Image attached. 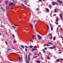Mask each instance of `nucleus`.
Segmentation results:
<instances>
[{
  "label": "nucleus",
  "mask_w": 63,
  "mask_h": 63,
  "mask_svg": "<svg viewBox=\"0 0 63 63\" xmlns=\"http://www.w3.org/2000/svg\"><path fill=\"white\" fill-rule=\"evenodd\" d=\"M49 36H52V34H51V33H49Z\"/></svg>",
  "instance_id": "5701e85b"
},
{
  "label": "nucleus",
  "mask_w": 63,
  "mask_h": 63,
  "mask_svg": "<svg viewBox=\"0 0 63 63\" xmlns=\"http://www.w3.org/2000/svg\"><path fill=\"white\" fill-rule=\"evenodd\" d=\"M16 41H14V40L13 41V43H16Z\"/></svg>",
  "instance_id": "393cba45"
},
{
  "label": "nucleus",
  "mask_w": 63,
  "mask_h": 63,
  "mask_svg": "<svg viewBox=\"0 0 63 63\" xmlns=\"http://www.w3.org/2000/svg\"><path fill=\"white\" fill-rule=\"evenodd\" d=\"M25 60L26 61H27V62H26V63H29V61L28 60H27V56L26 55V57L25 58Z\"/></svg>",
  "instance_id": "f03ea898"
},
{
  "label": "nucleus",
  "mask_w": 63,
  "mask_h": 63,
  "mask_svg": "<svg viewBox=\"0 0 63 63\" xmlns=\"http://www.w3.org/2000/svg\"><path fill=\"white\" fill-rule=\"evenodd\" d=\"M62 53V51H61L59 52V53L60 54V53Z\"/></svg>",
  "instance_id": "680f3d73"
},
{
  "label": "nucleus",
  "mask_w": 63,
  "mask_h": 63,
  "mask_svg": "<svg viewBox=\"0 0 63 63\" xmlns=\"http://www.w3.org/2000/svg\"><path fill=\"white\" fill-rule=\"evenodd\" d=\"M12 27H13L14 29H16V27H15L13 26H12Z\"/></svg>",
  "instance_id": "4be33fe9"
},
{
  "label": "nucleus",
  "mask_w": 63,
  "mask_h": 63,
  "mask_svg": "<svg viewBox=\"0 0 63 63\" xmlns=\"http://www.w3.org/2000/svg\"><path fill=\"white\" fill-rule=\"evenodd\" d=\"M28 55H32V54H31V53H29Z\"/></svg>",
  "instance_id": "2f4dec72"
},
{
  "label": "nucleus",
  "mask_w": 63,
  "mask_h": 63,
  "mask_svg": "<svg viewBox=\"0 0 63 63\" xmlns=\"http://www.w3.org/2000/svg\"><path fill=\"white\" fill-rule=\"evenodd\" d=\"M56 14H54L53 15V16H56Z\"/></svg>",
  "instance_id": "c03bdc74"
},
{
  "label": "nucleus",
  "mask_w": 63,
  "mask_h": 63,
  "mask_svg": "<svg viewBox=\"0 0 63 63\" xmlns=\"http://www.w3.org/2000/svg\"><path fill=\"white\" fill-rule=\"evenodd\" d=\"M21 47H22V48H24V46H21Z\"/></svg>",
  "instance_id": "bb28decb"
},
{
  "label": "nucleus",
  "mask_w": 63,
  "mask_h": 63,
  "mask_svg": "<svg viewBox=\"0 0 63 63\" xmlns=\"http://www.w3.org/2000/svg\"><path fill=\"white\" fill-rule=\"evenodd\" d=\"M35 62H36L37 63H40V62H41V61L39 60H38L37 61H35Z\"/></svg>",
  "instance_id": "423d86ee"
},
{
  "label": "nucleus",
  "mask_w": 63,
  "mask_h": 63,
  "mask_svg": "<svg viewBox=\"0 0 63 63\" xmlns=\"http://www.w3.org/2000/svg\"><path fill=\"white\" fill-rule=\"evenodd\" d=\"M12 36H13V37H15V35H14V34H13L12 35Z\"/></svg>",
  "instance_id": "a18cd8bd"
},
{
  "label": "nucleus",
  "mask_w": 63,
  "mask_h": 63,
  "mask_svg": "<svg viewBox=\"0 0 63 63\" xmlns=\"http://www.w3.org/2000/svg\"><path fill=\"white\" fill-rule=\"evenodd\" d=\"M12 49H15V48H14L13 47H12Z\"/></svg>",
  "instance_id": "bf43d9fd"
},
{
  "label": "nucleus",
  "mask_w": 63,
  "mask_h": 63,
  "mask_svg": "<svg viewBox=\"0 0 63 63\" xmlns=\"http://www.w3.org/2000/svg\"><path fill=\"white\" fill-rule=\"evenodd\" d=\"M16 53H21V52H16Z\"/></svg>",
  "instance_id": "e433bc0d"
},
{
  "label": "nucleus",
  "mask_w": 63,
  "mask_h": 63,
  "mask_svg": "<svg viewBox=\"0 0 63 63\" xmlns=\"http://www.w3.org/2000/svg\"><path fill=\"white\" fill-rule=\"evenodd\" d=\"M37 37H39V40H41V37L39 35V34H37Z\"/></svg>",
  "instance_id": "39448f33"
},
{
  "label": "nucleus",
  "mask_w": 63,
  "mask_h": 63,
  "mask_svg": "<svg viewBox=\"0 0 63 63\" xmlns=\"http://www.w3.org/2000/svg\"><path fill=\"white\" fill-rule=\"evenodd\" d=\"M36 10L37 11L38 10H39V8H37L36 9Z\"/></svg>",
  "instance_id": "864d4df0"
},
{
  "label": "nucleus",
  "mask_w": 63,
  "mask_h": 63,
  "mask_svg": "<svg viewBox=\"0 0 63 63\" xmlns=\"http://www.w3.org/2000/svg\"><path fill=\"white\" fill-rule=\"evenodd\" d=\"M15 3H16V2H15V1H14V0H12Z\"/></svg>",
  "instance_id": "3c124183"
},
{
  "label": "nucleus",
  "mask_w": 63,
  "mask_h": 63,
  "mask_svg": "<svg viewBox=\"0 0 63 63\" xmlns=\"http://www.w3.org/2000/svg\"><path fill=\"white\" fill-rule=\"evenodd\" d=\"M49 8L50 9H51V7H52V6L51 5H49Z\"/></svg>",
  "instance_id": "4468645a"
},
{
  "label": "nucleus",
  "mask_w": 63,
  "mask_h": 63,
  "mask_svg": "<svg viewBox=\"0 0 63 63\" xmlns=\"http://www.w3.org/2000/svg\"><path fill=\"white\" fill-rule=\"evenodd\" d=\"M42 0H39L38 1V2H42Z\"/></svg>",
  "instance_id": "a19ab883"
},
{
  "label": "nucleus",
  "mask_w": 63,
  "mask_h": 63,
  "mask_svg": "<svg viewBox=\"0 0 63 63\" xmlns=\"http://www.w3.org/2000/svg\"><path fill=\"white\" fill-rule=\"evenodd\" d=\"M25 49L26 52H27V48H25Z\"/></svg>",
  "instance_id": "c756f323"
},
{
  "label": "nucleus",
  "mask_w": 63,
  "mask_h": 63,
  "mask_svg": "<svg viewBox=\"0 0 63 63\" xmlns=\"http://www.w3.org/2000/svg\"><path fill=\"white\" fill-rule=\"evenodd\" d=\"M28 59L29 61L30 60V55H28Z\"/></svg>",
  "instance_id": "20e7f679"
},
{
  "label": "nucleus",
  "mask_w": 63,
  "mask_h": 63,
  "mask_svg": "<svg viewBox=\"0 0 63 63\" xmlns=\"http://www.w3.org/2000/svg\"><path fill=\"white\" fill-rule=\"evenodd\" d=\"M25 47H26V48H28V47H29L27 46H25Z\"/></svg>",
  "instance_id": "cd10ccee"
},
{
  "label": "nucleus",
  "mask_w": 63,
  "mask_h": 63,
  "mask_svg": "<svg viewBox=\"0 0 63 63\" xmlns=\"http://www.w3.org/2000/svg\"><path fill=\"white\" fill-rule=\"evenodd\" d=\"M59 16L61 19H62V15H61V14H60L59 15Z\"/></svg>",
  "instance_id": "1a4fd4ad"
},
{
  "label": "nucleus",
  "mask_w": 63,
  "mask_h": 63,
  "mask_svg": "<svg viewBox=\"0 0 63 63\" xmlns=\"http://www.w3.org/2000/svg\"><path fill=\"white\" fill-rule=\"evenodd\" d=\"M28 9H29V10H30L31 11V12H32V10H31V9H30V8H29Z\"/></svg>",
  "instance_id": "49530a36"
},
{
  "label": "nucleus",
  "mask_w": 63,
  "mask_h": 63,
  "mask_svg": "<svg viewBox=\"0 0 63 63\" xmlns=\"http://www.w3.org/2000/svg\"><path fill=\"white\" fill-rule=\"evenodd\" d=\"M51 31H52L53 30V28L52 27H51Z\"/></svg>",
  "instance_id": "c85d7f7f"
},
{
  "label": "nucleus",
  "mask_w": 63,
  "mask_h": 63,
  "mask_svg": "<svg viewBox=\"0 0 63 63\" xmlns=\"http://www.w3.org/2000/svg\"><path fill=\"white\" fill-rule=\"evenodd\" d=\"M46 46H49V45L47 44H46Z\"/></svg>",
  "instance_id": "79ce46f5"
},
{
  "label": "nucleus",
  "mask_w": 63,
  "mask_h": 63,
  "mask_svg": "<svg viewBox=\"0 0 63 63\" xmlns=\"http://www.w3.org/2000/svg\"><path fill=\"white\" fill-rule=\"evenodd\" d=\"M59 51H61V50H60V49H59Z\"/></svg>",
  "instance_id": "69168bd1"
},
{
  "label": "nucleus",
  "mask_w": 63,
  "mask_h": 63,
  "mask_svg": "<svg viewBox=\"0 0 63 63\" xmlns=\"http://www.w3.org/2000/svg\"><path fill=\"white\" fill-rule=\"evenodd\" d=\"M50 49H53V47H50L49 48Z\"/></svg>",
  "instance_id": "aec40b11"
},
{
  "label": "nucleus",
  "mask_w": 63,
  "mask_h": 63,
  "mask_svg": "<svg viewBox=\"0 0 63 63\" xmlns=\"http://www.w3.org/2000/svg\"><path fill=\"white\" fill-rule=\"evenodd\" d=\"M30 48H32V47H33V46H30Z\"/></svg>",
  "instance_id": "6ab92c4d"
},
{
  "label": "nucleus",
  "mask_w": 63,
  "mask_h": 63,
  "mask_svg": "<svg viewBox=\"0 0 63 63\" xmlns=\"http://www.w3.org/2000/svg\"><path fill=\"white\" fill-rule=\"evenodd\" d=\"M56 23L57 25H58V23L57 22H56Z\"/></svg>",
  "instance_id": "09e8293b"
},
{
  "label": "nucleus",
  "mask_w": 63,
  "mask_h": 63,
  "mask_svg": "<svg viewBox=\"0 0 63 63\" xmlns=\"http://www.w3.org/2000/svg\"><path fill=\"white\" fill-rule=\"evenodd\" d=\"M31 41L32 42H33V40H31Z\"/></svg>",
  "instance_id": "338daca9"
},
{
  "label": "nucleus",
  "mask_w": 63,
  "mask_h": 63,
  "mask_svg": "<svg viewBox=\"0 0 63 63\" xmlns=\"http://www.w3.org/2000/svg\"><path fill=\"white\" fill-rule=\"evenodd\" d=\"M48 44H50V45H52V43L50 42H48Z\"/></svg>",
  "instance_id": "dca6fc26"
},
{
  "label": "nucleus",
  "mask_w": 63,
  "mask_h": 63,
  "mask_svg": "<svg viewBox=\"0 0 63 63\" xmlns=\"http://www.w3.org/2000/svg\"><path fill=\"white\" fill-rule=\"evenodd\" d=\"M5 43L7 45H8V43H7V42H6V41H5Z\"/></svg>",
  "instance_id": "c9c22d12"
},
{
  "label": "nucleus",
  "mask_w": 63,
  "mask_h": 63,
  "mask_svg": "<svg viewBox=\"0 0 63 63\" xmlns=\"http://www.w3.org/2000/svg\"><path fill=\"white\" fill-rule=\"evenodd\" d=\"M1 9H3V8H2V7H1Z\"/></svg>",
  "instance_id": "774afa93"
},
{
  "label": "nucleus",
  "mask_w": 63,
  "mask_h": 63,
  "mask_svg": "<svg viewBox=\"0 0 63 63\" xmlns=\"http://www.w3.org/2000/svg\"><path fill=\"white\" fill-rule=\"evenodd\" d=\"M47 59L48 60L49 59V56L47 57Z\"/></svg>",
  "instance_id": "7c9ffc66"
},
{
  "label": "nucleus",
  "mask_w": 63,
  "mask_h": 63,
  "mask_svg": "<svg viewBox=\"0 0 63 63\" xmlns=\"http://www.w3.org/2000/svg\"><path fill=\"white\" fill-rule=\"evenodd\" d=\"M34 22H36V20H34Z\"/></svg>",
  "instance_id": "0e129e2a"
},
{
  "label": "nucleus",
  "mask_w": 63,
  "mask_h": 63,
  "mask_svg": "<svg viewBox=\"0 0 63 63\" xmlns=\"http://www.w3.org/2000/svg\"><path fill=\"white\" fill-rule=\"evenodd\" d=\"M60 0H57V2H59L60 1Z\"/></svg>",
  "instance_id": "8fccbe9b"
},
{
  "label": "nucleus",
  "mask_w": 63,
  "mask_h": 63,
  "mask_svg": "<svg viewBox=\"0 0 63 63\" xmlns=\"http://www.w3.org/2000/svg\"><path fill=\"white\" fill-rule=\"evenodd\" d=\"M27 1H26V0H25V1H24V2H25V3H26L27 2Z\"/></svg>",
  "instance_id": "5fc2aeb1"
},
{
  "label": "nucleus",
  "mask_w": 63,
  "mask_h": 63,
  "mask_svg": "<svg viewBox=\"0 0 63 63\" xmlns=\"http://www.w3.org/2000/svg\"><path fill=\"white\" fill-rule=\"evenodd\" d=\"M42 50H43V52H44V53L46 52V51H45V50H44L43 49Z\"/></svg>",
  "instance_id": "72a5a7b5"
},
{
  "label": "nucleus",
  "mask_w": 63,
  "mask_h": 63,
  "mask_svg": "<svg viewBox=\"0 0 63 63\" xmlns=\"http://www.w3.org/2000/svg\"><path fill=\"white\" fill-rule=\"evenodd\" d=\"M14 25V26H17V25Z\"/></svg>",
  "instance_id": "de8ad7c7"
},
{
  "label": "nucleus",
  "mask_w": 63,
  "mask_h": 63,
  "mask_svg": "<svg viewBox=\"0 0 63 63\" xmlns=\"http://www.w3.org/2000/svg\"><path fill=\"white\" fill-rule=\"evenodd\" d=\"M34 48H37V46H34Z\"/></svg>",
  "instance_id": "f3484780"
},
{
  "label": "nucleus",
  "mask_w": 63,
  "mask_h": 63,
  "mask_svg": "<svg viewBox=\"0 0 63 63\" xmlns=\"http://www.w3.org/2000/svg\"><path fill=\"white\" fill-rule=\"evenodd\" d=\"M47 28H48V30L49 29V27H48V26L47 25Z\"/></svg>",
  "instance_id": "37998d69"
},
{
  "label": "nucleus",
  "mask_w": 63,
  "mask_h": 63,
  "mask_svg": "<svg viewBox=\"0 0 63 63\" xmlns=\"http://www.w3.org/2000/svg\"><path fill=\"white\" fill-rule=\"evenodd\" d=\"M30 25H31V27H32V28H33V26L32 25V24H30Z\"/></svg>",
  "instance_id": "a878e982"
},
{
  "label": "nucleus",
  "mask_w": 63,
  "mask_h": 63,
  "mask_svg": "<svg viewBox=\"0 0 63 63\" xmlns=\"http://www.w3.org/2000/svg\"><path fill=\"white\" fill-rule=\"evenodd\" d=\"M21 5L22 6H23V7H25L24 6V5L23 4H21Z\"/></svg>",
  "instance_id": "4c0bfd02"
},
{
  "label": "nucleus",
  "mask_w": 63,
  "mask_h": 63,
  "mask_svg": "<svg viewBox=\"0 0 63 63\" xmlns=\"http://www.w3.org/2000/svg\"><path fill=\"white\" fill-rule=\"evenodd\" d=\"M53 48H55L56 47H55V46H53Z\"/></svg>",
  "instance_id": "58836bf2"
},
{
  "label": "nucleus",
  "mask_w": 63,
  "mask_h": 63,
  "mask_svg": "<svg viewBox=\"0 0 63 63\" xmlns=\"http://www.w3.org/2000/svg\"><path fill=\"white\" fill-rule=\"evenodd\" d=\"M14 5H15V4H14L13 2L10 3H9V6H13Z\"/></svg>",
  "instance_id": "7ed1b4c3"
},
{
  "label": "nucleus",
  "mask_w": 63,
  "mask_h": 63,
  "mask_svg": "<svg viewBox=\"0 0 63 63\" xmlns=\"http://www.w3.org/2000/svg\"><path fill=\"white\" fill-rule=\"evenodd\" d=\"M8 3V0L6 1L5 2V4L6 5H7Z\"/></svg>",
  "instance_id": "ddd939ff"
},
{
  "label": "nucleus",
  "mask_w": 63,
  "mask_h": 63,
  "mask_svg": "<svg viewBox=\"0 0 63 63\" xmlns=\"http://www.w3.org/2000/svg\"><path fill=\"white\" fill-rule=\"evenodd\" d=\"M50 39L51 40V39H52V36H51V37H50Z\"/></svg>",
  "instance_id": "f704fd0d"
},
{
  "label": "nucleus",
  "mask_w": 63,
  "mask_h": 63,
  "mask_svg": "<svg viewBox=\"0 0 63 63\" xmlns=\"http://www.w3.org/2000/svg\"><path fill=\"white\" fill-rule=\"evenodd\" d=\"M46 11L47 12H49V9L48 8H47L46 9Z\"/></svg>",
  "instance_id": "9d476101"
},
{
  "label": "nucleus",
  "mask_w": 63,
  "mask_h": 63,
  "mask_svg": "<svg viewBox=\"0 0 63 63\" xmlns=\"http://www.w3.org/2000/svg\"><path fill=\"white\" fill-rule=\"evenodd\" d=\"M56 21L57 22H58V18H57L56 19Z\"/></svg>",
  "instance_id": "f8f14e48"
},
{
  "label": "nucleus",
  "mask_w": 63,
  "mask_h": 63,
  "mask_svg": "<svg viewBox=\"0 0 63 63\" xmlns=\"http://www.w3.org/2000/svg\"><path fill=\"white\" fill-rule=\"evenodd\" d=\"M0 26L1 27H3V26H2V25H0Z\"/></svg>",
  "instance_id": "603ef678"
},
{
  "label": "nucleus",
  "mask_w": 63,
  "mask_h": 63,
  "mask_svg": "<svg viewBox=\"0 0 63 63\" xmlns=\"http://www.w3.org/2000/svg\"><path fill=\"white\" fill-rule=\"evenodd\" d=\"M55 39H56V36H55L53 38V40H55Z\"/></svg>",
  "instance_id": "a211bd4d"
},
{
  "label": "nucleus",
  "mask_w": 63,
  "mask_h": 63,
  "mask_svg": "<svg viewBox=\"0 0 63 63\" xmlns=\"http://www.w3.org/2000/svg\"><path fill=\"white\" fill-rule=\"evenodd\" d=\"M61 38H62V39H63V37H62V36H61Z\"/></svg>",
  "instance_id": "6e6d98bb"
},
{
  "label": "nucleus",
  "mask_w": 63,
  "mask_h": 63,
  "mask_svg": "<svg viewBox=\"0 0 63 63\" xmlns=\"http://www.w3.org/2000/svg\"><path fill=\"white\" fill-rule=\"evenodd\" d=\"M8 50H11V49L10 48H8Z\"/></svg>",
  "instance_id": "e2e57ef3"
},
{
  "label": "nucleus",
  "mask_w": 63,
  "mask_h": 63,
  "mask_svg": "<svg viewBox=\"0 0 63 63\" xmlns=\"http://www.w3.org/2000/svg\"><path fill=\"white\" fill-rule=\"evenodd\" d=\"M35 35H33V36H32V38H35Z\"/></svg>",
  "instance_id": "ea45409f"
},
{
  "label": "nucleus",
  "mask_w": 63,
  "mask_h": 63,
  "mask_svg": "<svg viewBox=\"0 0 63 63\" xmlns=\"http://www.w3.org/2000/svg\"><path fill=\"white\" fill-rule=\"evenodd\" d=\"M44 49H45V50H47V48L45 47L44 48Z\"/></svg>",
  "instance_id": "473e14b6"
},
{
  "label": "nucleus",
  "mask_w": 63,
  "mask_h": 63,
  "mask_svg": "<svg viewBox=\"0 0 63 63\" xmlns=\"http://www.w3.org/2000/svg\"><path fill=\"white\" fill-rule=\"evenodd\" d=\"M61 31H63L62 30V28H61Z\"/></svg>",
  "instance_id": "4d7b16f0"
},
{
  "label": "nucleus",
  "mask_w": 63,
  "mask_h": 63,
  "mask_svg": "<svg viewBox=\"0 0 63 63\" xmlns=\"http://www.w3.org/2000/svg\"><path fill=\"white\" fill-rule=\"evenodd\" d=\"M37 57H38L37 56H36L35 57H33V58H37Z\"/></svg>",
  "instance_id": "412c9836"
},
{
  "label": "nucleus",
  "mask_w": 63,
  "mask_h": 63,
  "mask_svg": "<svg viewBox=\"0 0 63 63\" xmlns=\"http://www.w3.org/2000/svg\"><path fill=\"white\" fill-rule=\"evenodd\" d=\"M60 61V59H57V60H56V61H57V62H59Z\"/></svg>",
  "instance_id": "9b49d317"
},
{
  "label": "nucleus",
  "mask_w": 63,
  "mask_h": 63,
  "mask_svg": "<svg viewBox=\"0 0 63 63\" xmlns=\"http://www.w3.org/2000/svg\"><path fill=\"white\" fill-rule=\"evenodd\" d=\"M19 62H21V61L22 60V58L19 57Z\"/></svg>",
  "instance_id": "0eeeda50"
},
{
  "label": "nucleus",
  "mask_w": 63,
  "mask_h": 63,
  "mask_svg": "<svg viewBox=\"0 0 63 63\" xmlns=\"http://www.w3.org/2000/svg\"><path fill=\"white\" fill-rule=\"evenodd\" d=\"M35 50H37V49H35V48H32V51H35Z\"/></svg>",
  "instance_id": "6e6552de"
},
{
  "label": "nucleus",
  "mask_w": 63,
  "mask_h": 63,
  "mask_svg": "<svg viewBox=\"0 0 63 63\" xmlns=\"http://www.w3.org/2000/svg\"><path fill=\"white\" fill-rule=\"evenodd\" d=\"M41 59L42 60H44V59L43 58V57H41Z\"/></svg>",
  "instance_id": "052dcab7"
},
{
  "label": "nucleus",
  "mask_w": 63,
  "mask_h": 63,
  "mask_svg": "<svg viewBox=\"0 0 63 63\" xmlns=\"http://www.w3.org/2000/svg\"><path fill=\"white\" fill-rule=\"evenodd\" d=\"M60 59H61V60H62L63 61V59H62L61 58H60Z\"/></svg>",
  "instance_id": "13d9d810"
},
{
  "label": "nucleus",
  "mask_w": 63,
  "mask_h": 63,
  "mask_svg": "<svg viewBox=\"0 0 63 63\" xmlns=\"http://www.w3.org/2000/svg\"><path fill=\"white\" fill-rule=\"evenodd\" d=\"M53 5H59V4L56 2H55L54 1H53L52 2Z\"/></svg>",
  "instance_id": "f257e3e1"
},
{
  "label": "nucleus",
  "mask_w": 63,
  "mask_h": 63,
  "mask_svg": "<svg viewBox=\"0 0 63 63\" xmlns=\"http://www.w3.org/2000/svg\"><path fill=\"white\" fill-rule=\"evenodd\" d=\"M59 3H62V1H60Z\"/></svg>",
  "instance_id": "b1692460"
},
{
  "label": "nucleus",
  "mask_w": 63,
  "mask_h": 63,
  "mask_svg": "<svg viewBox=\"0 0 63 63\" xmlns=\"http://www.w3.org/2000/svg\"><path fill=\"white\" fill-rule=\"evenodd\" d=\"M54 12L55 13H56V12H57V10L56 9H55L54 10Z\"/></svg>",
  "instance_id": "2eb2a0df"
}]
</instances>
